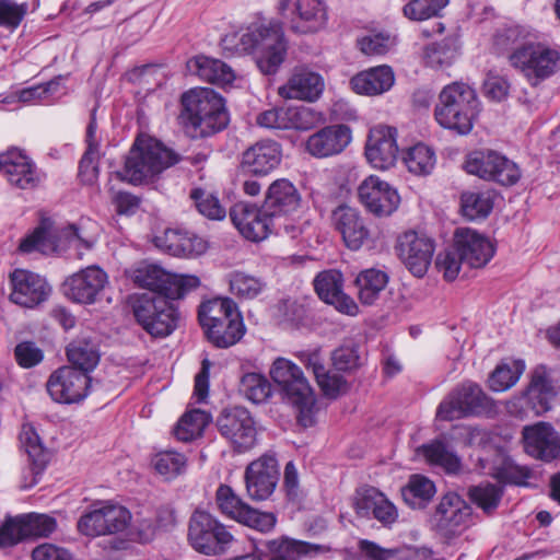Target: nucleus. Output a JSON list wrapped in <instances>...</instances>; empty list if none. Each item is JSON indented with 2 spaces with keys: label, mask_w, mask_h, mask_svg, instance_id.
Instances as JSON below:
<instances>
[{
  "label": "nucleus",
  "mask_w": 560,
  "mask_h": 560,
  "mask_svg": "<svg viewBox=\"0 0 560 560\" xmlns=\"http://www.w3.org/2000/svg\"><path fill=\"white\" fill-rule=\"evenodd\" d=\"M179 160V155L161 141L139 136L125 156L122 168L115 174L124 182L140 185L152 182Z\"/></svg>",
  "instance_id": "nucleus-1"
},
{
  "label": "nucleus",
  "mask_w": 560,
  "mask_h": 560,
  "mask_svg": "<svg viewBox=\"0 0 560 560\" xmlns=\"http://www.w3.org/2000/svg\"><path fill=\"white\" fill-rule=\"evenodd\" d=\"M179 119L194 137H208L229 124L223 97L208 88L191 89L182 96Z\"/></svg>",
  "instance_id": "nucleus-2"
},
{
  "label": "nucleus",
  "mask_w": 560,
  "mask_h": 560,
  "mask_svg": "<svg viewBox=\"0 0 560 560\" xmlns=\"http://www.w3.org/2000/svg\"><path fill=\"white\" fill-rule=\"evenodd\" d=\"M479 112L480 102L475 89L464 82H453L440 92L434 116L443 128L468 135Z\"/></svg>",
  "instance_id": "nucleus-3"
},
{
  "label": "nucleus",
  "mask_w": 560,
  "mask_h": 560,
  "mask_svg": "<svg viewBox=\"0 0 560 560\" xmlns=\"http://www.w3.org/2000/svg\"><path fill=\"white\" fill-rule=\"evenodd\" d=\"M97 225L90 219H80L77 223L63 228L58 235L57 242H52L44 228H37L25 236L19 246L22 253L34 250L47 254L54 252L61 254L73 247L78 252V258L82 257L81 249H91L97 241Z\"/></svg>",
  "instance_id": "nucleus-4"
},
{
  "label": "nucleus",
  "mask_w": 560,
  "mask_h": 560,
  "mask_svg": "<svg viewBox=\"0 0 560 560\" xmlns=\"http://www.w3.org/2000/svg\"><path fill=\"white\" fill-rule=\"evenodd\" d=\"M272 381L299 409V422L307 428L315 422V394L299 365L289 359L277 358L269 371Z\"/></svg>",
  "instance_id": "nucleus-5"
},
{
  "label": "nucleus",
  "mask_w": 560,
  "mask_h": 560,
  "mask_svg": "<svg viewBox=\"0 0 560 560\" xmlns=\"http://www.w3.org/2000/svg\"><path fill=\"white\" fill-rule=\"evenodd\" d=\"M156 292L136 294L132 312L137 323L152 337H166L177 327L178 313L172 301Z\"/></svg>",
  "instance_id": "nucleus-6"
},
{
  "label": "nucleus",
  "mask_w": 560,
  "mask_h": 560,
  "mask_svg": "<svg viewBox=\"0 0 560 560\" xmlns=\"http://www.w3.org/2000/svg\"><path fill=\"white\" fill-rule=\"evenodd\" d=\"M187 539L199 553L220 556L225 553L234 541V536L221 522L205 510H196L188 522Z\"/></svg>",
  "instance_id": "nucleus-7"
},
{
  "label": "nucleus",
  "mask_w": 560,
  "mask_h": 560,
  "mask_svg": "<svg viewBox=\"0 0 560 560\" xmlns=\"http://www.w3.org/2000/svg\"><path fill=\"white\" fill-rule=\"evenodd\" d=\"M495 413L493 400L472 382H465L445 397L436 410V418L452 421L468 416H491Z\"/></svg>",
  "instance_id": "nucleus-8"
},
{
  "label": "nucleus",
  "mask_w": 560,
  "mask_h": 560,
  "mask_svg": "<svg viewBox=\"0 0 560 560\" xmlns=\"http://www.w3.org/2000/svg\"><path fill=\"white\" fill-rule=\"evenodd\" d=\"M509 60L533 85L560 69L559 52L541 44H524L509 56Z\"/></svg>",
  "instance_id": "nucleus-9"
},
{
  "label": "nucleus",
  "mask_w": 560,
  "mask_h": 560,
  "mask_svg": "<svg viewBox=\"0 0 560 560\" xmlns=\"http://www.w3.org/2000/svg\"><path fill=\"white\" fill-rule=\"evenodd\" d=\"M132 515L121 504L112 501L94 504L93 508L81 515L78 521V530L89 537L115 535L128 529Z\"/></svg>",
  "instance_id": "nucleus-10"
},
{
  "label": "nucleus",
  "mask_w": 560,
  "mask_h": 560,
  "mask_svg": "<svg viewBox=\"0 0 560 560\" xmlns=\"http://www.w3.org/2000/svg\"><path fill=\"white\" fill-rule=\"evenodd\" d=\"M133 281L147 292H156L171 299H182L200 285V280L194 275L170 273L160 266L148 265L138 268Z\"/></svg>",
  "instance_id": "nucleus-11"
},
{
  "label": "nucleus",
  "mask_w": 560,
  "mask_h": 560,
  "mask_svg": "<svg viewBox=\"0 0 560 560\" xmlns=\"http://www.w3.org/2000/svg\"><path fill=\"white\" fill-rule=\"evenodd\" d=\"M468 174L485 180L494 182L501 186L515 185L522 176L518 165L495 151H475L464 164Z\"/></svg>",
  "instance_id": "nucleus-12"
},
{
  "label": "nucleus",
  "mask_w": 560,
  "mask_h": 560,
  "mask_svg": "<svg viewBox=\"0 0 560 560\" xmlns=\"http://www.w3.org/2000/svg\"><path fill=\"white\" fill-rule=\"evenodd\" d=\"M556 396L555 388L545 366H537L527 389L520 396L513 397L506 402V410L517 418H525L532 411L539 416L551 408V401Z\"/></svg>",
  "instance_id": "nucleus-13"
},
{
  "label": "nucleus",
  "mask_w": 560,
  "mask_h": 560,
  "mask_svg": "<svg viewBox=\"0 0 560 560\" xmlns=\"http://www.w3.org/2000/svg\"><path fill=\"white\" fill-rule=\"evenodd\" d=\"M254 56L264 74H273L284 61L287 40L280 22L256 23Z\"/></svg>",
  "instance_id": "nucleus-14"
},
{
  "label": "nucleus",
  "mask_w": 560,
  "mask_h": 560,
  "mask_svg": "<svg viewBox=\"0 0 560 560\" xmlns=\"http://www.w3.org/2000/svg\"><path fill=\"white\" fill-rule=\"evenodd\" d=\"M215 427L221 436L238 453L247 452L256 444L255 421L244 407L224 408L217 417Z\"/></svg>",
  "instance_id": "nucleus-15"
},
{
  "label": "nucleus",
  "mask_w": 560,
  "mask_h": 560,
  "mask_svg": "<svg viewBox=\"0 0 560 560\" xmlns=\"http://www.w3.org/2000/svg\"><path fill=\"white\" fill-rule=\"evenodd\" d=\"M471 513V508L462 497L448 492L442 497L431 516L432 528L442 537L452 539L470 525Z\"/></svg>",
  "instance_id": "nucleus-16"
},
{
  "label": "nucleus",
  "mask_w": 560,
  "mask_h": 560,
  "mask_svg": "<svg viewBox=\"0 0 560 560\" xmlns=\"http://www.w3.org/2000/svg\"><path fill=\"white\" fill-rule=\"evenodd\" d=\"M56 528L57 521L47 514L10 517L0 527V547L13 546L27 538L48 537Z\"/></svg>",
  "instance_id": "nucleus-17"
},
{
  "label": "nucleus",
  "mask_w": 560,
  "mask_h": 560,
  "mask_svg": "<svg viewBox=\"0 0 560 560\" xmlns=\"http://www.w3.org/2000/svg\"><path fill=\"white\" fill-rule=\"evenodd\" d=\"M107 284V273L98 266H89L69 276L61 284V291L72 302L93 304L102 298Z\"/></svg>",
  "instance_id": "nucleus-18"
},
{
  "label": "nucleus",
  "mask_w": 560,
  "mask_h": 560,
  "mask_svg": "<svg viewBox=\"0 0 560 560\" xmlns=\"http://www.w3.org/2000/svg\"><path fill=\"white\" fill-rule=\"evenodd\" d=\"M47 392L59 404H77L90 393L91 377L68 365L54 371L47 381Z\"/></svg>",
  "instance_id": "nucleus-19"
},
{
  "label": "nucleus",
  "mask_w": 560,
  "mask_h": 560,
  "mask_svg": "<svg viewBox=\"0 0 560 560\" xmlns=\"http://www.w3.org/2000/svg\"><path fill=\"white\" fill-rule=\"evenodd\" d=\"M280 477L276 455L271 452L262 454L248 464L244 480L247 495L254 501L267 500L278 485Z\"/></svg>",
  "instance_id": "nucleus-20"
},
{
  "label": "nucleus",
  "mask_w": 560,
  "mask_h": 560,
  "mask_svg": "<svg viewBox=\"0 0 560 560\" xmlns=\"http://www.w3.org/2000/svg\"><path fill=\"white\" fill-rule=\"evenodd\" d=\"M397 255L406 268L421 278L428 271L434 253V243L424 234L408 231L397 240Z\"/></svg>",
  "instance_id": "nucleus-21"
},
{
  "label": "nucleus",
  "mask_w": 560,
  "mask_h": 560,
  "mask_svg": "<svg viewBox=\"0 0 560 560\" xmlns=\"http://www.w3.org/2000/svg\"><path fill=\"white\" fill-rule=\"evenodd\" d=\"M230 217L240 233L249 241L259 242L272 234L273 215L264 205L238 202L230 210Z\"/></svg>",
  "instance_id": "nucleus-22"
},
{
  "label": "nucleus",
  "mask_w": 560,
  "mask_h": 560,
  "mask_svg": "<svg viewBox=\"0 0 560 560\" xmlns=\"http://www.w3.org/2000/svg\"><path fill=\"white\" fill-rule=\"evenodd\" d=\"M0 174L19 189H34L43 179L32 159L18 149L0 153Z\"/></svg>",
  "instance_id": "nucleus-23"
},
{
  "label": "nucleus",
  "mask_w": 560,
  "mask_h": 560,
  "mask_svg": "<svg viewBox=\"0 0 560 560\" xmlns=\"http://www.w3.org/2000/svg\"><path fill=\"white\" fill-rule=\"evenodd\" d=\"M358 195L366 210L376 217L390 215L400 202L397 190L375 175L360 184Z\"/></svg>",
  "instance_id": "nucleus-24"
},
{
  "label": "nucleus",
  "mask_w": 560,
  "mask_h": 560,
  "mask_svg": "<svg viewBox=\"0 0 560 560\" xmlns=\"http://www.w3.org/2000/svg\"><path fill=\"white\" fill-rule=\"evenodd\" d=\"M526 454L544 463L560 462V433L549 423L538 422L523 429Z\"/></svg>",
  "instance_id": "nucleus-25"
},
{
  "label": "nucleus",
  "mask_w": 560,
  "mask_h": 560,
  "mask_svg": "<svg viewBox=\"0 0 560 560\" xmlns=\"http://www.w3.org/2000/svg\"><path fill=\"white\" fill-rule=\"evenodd\" d=\"M453 243L464 264L470 268L485 267L495 253L494 244L487 236L469 228L457 229Z\"/></svg>",
  "instance_id": "nucleus-26"
},
{
  "label": "nucleus",
  "mask_w": 560,
  "mask_h": 560,
  "mask_svg": "<svg viewBox=\"0 0 560 560\" xmlns=\"http://www.w3.org/2000/svg\"><path fill=\"white\" fill-rule=\"evenodd\" d=\"M12 292L10 300L24 307H35L45 302L50 293L51 287L42 276L24 270L16 269L10 276Z\"/></svg>",
  "instance_id": "nucleus-27"
},
{
  "label": "nucleus",
  "mask_w": 560,
  "mask_h": 560,
  "mask_svg": "<svg viewBox=\"0 0 560 560\" xmlns=\"http://www.w3.org/2000/svg\"><path fill=\"white\" fill-rule=\"evenodd\" d=\"M397 130L389 126L373 127L365 144L368 161L375 168L388 170L395 165L398 156Z\"/></svg>",
  "instance_id": "nucleus-28"
},
{
  "label": "nucleus",
  "mask_w": 560,
  "mask_h": 560,
  "mask_svg": "<svg viewBox=\"0 0 560 560\" xmlns=\"http://www.w3.org/2000/svg\"><path fill=\"white\" fill-rule=\"evenodd\" d=\"M351 140L352 131L349 126L330 125L312 133L305 142V150L314 158H329L341 153Z\"/></svg>",
  "instance_id": "nucleus-29"
},
{
  "label": "nucleus",
  "mask_w": 560,
  "mask_h": 560,
  "mask_svg": "<svg viewBox=\"0 0 560 560\" xmlns=\"http://www.w3.org/2000/svg\"><path fill=\"white\" fill-rule=\"evenodd\" d=\"M328 7L325 0H296L290 11L289 27L296 34H313L327 25Z\"/></svg>",
  "instance_id": "nucleus-30"
},
{
  "label": "nucleus",
  "mask_w": 560,
  "mask_h": 560,
  "mask_svg": "<svg viewBox=\"0 0 560 560\" xmlns=\"http://www.w3.org/2000/svg\"><path fill=\"white\" fill-rule=\"evenodd\" d=\"M282 159L280 143L275 140H260L247 148L242 154V168L256 176H266L276 170Z\"/></svg>",
  "instance_id": "nucleus-31"
},
{
  "label": "nucleus",
  "mask_w": 560,
  "mask_h": 560,
  "mask_svg": "<svg viewBox=\"0 0 560 560\" xmlns=\"http://www.w3.org/2000/svg\"><path fill=\"white\" fill-rule=\"evenodd\" d=\"M325 88L324 78L308 68H295L285 84L279 86L278 94L285 100L315 102Z\"/></svg>",
  "instance_id": "nucleus-32"
},
{
  "label": "nucleus",
  "mask_w": 560,
  "mask_h": 560,
  "mask_svg": "<svg viewBox=\"0 0 560 560\" xmlns=\"http://www.w3.org/2000/svg\"><path fill=\"white\" fill-rule=\"evenodd\" d=\"M331 223L351 250L360 249L369 238V230L360 211L355 208L347 205L338 206L331 212Z\"/></svg>",
  "instance_id": "nucleus-33"
},
{
  "label": "nucleus",
  "mask_w": 560,
  "mask_h": 560,
  "mask_svg": "<svg viewBox=\"0 0 560 560\" xmlns=\"http://www.w3.org/2000/svg\"><path fill=\"white\" fill-rule=\"evenodd\" d=\"M314 288L327 304H331L340 313L354 316L359 307L354 300L342 290V275L337 270H327L318 273L314 280Z\"/></svg>",
  "instance_id": "nucleus-34"
},
{
  "label": "nucleus",
  "mask_w": 560,
  "mask_h": 560,
  "mask_svg": "<svg viewBox=\"0 0 560 560\" xmlns=\"http://www.w3.org/2000/svg\"><path fill=\"white\" fill-rule=\"evenodd\" d=\"M355 512L362 517L373 516L385 526L395 523L398 517L395 505L374 487L358 491Z\"/></svg>",
  "instance_id": "nucleus-35"
},
{
  "label": "nucleus",
  "mask_w": 560,
  "mask_h": 560,
  "mask_svg": "<svg viewBox=\"0 0 560 560\" xmlns=\"http://www.w3.org/2000/svg\"><path fill=\"white\" fill-rule=\"evenodd\" d=\"M158 247L177 257L201 255L207 249V243L201 237L178 229H167L162 236L155 237Z\"/></svg>",
  "instance_id": "nucleus-36"
},
{
  "label": "nucleus",
  "mask_w": 560,
  "mask_h": 560,
  "mask_svg": "<svg viewBox=\"0 0 560 560\" xmlns=\"http://www.w3.org/2000/svg\"><path fill=\"white\" fill-rule=\"evenodd\" d=\"M264 205L273 217L293 214L301 206V195L290 180L280 178L270 184Z\"/></svg>",
  "instance_id": "nucleus-37"
},
{
  "label": "nucleus",
  "mask_w": 560,
  "mask_h": 560,
  "mask_svg": "<svg viewBox=\"0 0 560 560\" xmlns=\"http://www.w3.org/2000/svg\"><path fill=\"white\" fill-rule=\"evenodd\" d=\"M267 548L272 553L270 560H303L329 550V548L324 545L288 537L267 541Z\"/></svg>",
  "instance_id": "nucleus-38"
},
{
  "label": "nucleus",
  "mask_w": 560,
  "mask_h": 560,
  "mask_svg": "<svg viewBox=\"0 0 560 560\" xmlns=\"http://www.w3.org/2000/svg\"><path fill=\"white\" fill-rule=\"evenodd\" d=\"M189 71L198 75L201 80L228 86L235 80V72L225 62L207 56H197L187 62Z\"/></svg>",
  "instance_id": "nucleus-39"
},
{
  "label": "nucleus",
  "mask_w": 560,
  "mask_h": 560,
  "mask_svg": "<svg viewBox=\"0 0 560 560\" xmlns=\"http://www.w3.org/2000/svg\"><path fill=\"white\" fill-rule=\"evenodd\" d=\"M395 82V75L390 67L378 66L362 71L351 81L352 90L358 94L378 95L388 91Z\"/></svg>",
  "instance_id": "nucleus-40"
},
{
  "label": "nucleus",
  "mask_w": 560,
  "mask_h": 560,
  "mask_svg": "<svg viewBox=\"0 0 560 560\" xmlns=\"http://www.w3.org/2000/svg\"><path fill=\"white\" fill-rule=\"evenodd\" d=\"M208 340L218 348H229L235 345L244 335V324L241 314L228 317L205 328Z\"/></svg>",
  "instance_id": "nucleus-41"
},
{
  "label": "nucleus",
  "mask_w": 560,
  "mask_h": 560,
  "mask_svg": "<svg viewBox=\"0 0 560 560\" xmlns=\"http://www.w3.org/2000/svg\"><path fill=\"white\" fill-rule=\"evenodd\" d=\"M388 283V276L378 269L361 271L354 281L358 299L364 305L374 304Z\"/></svg>",
  "instance_id": "nucleus-42"
},
{
  "label": "nucleus",
  "mask_w": 560,
  "mask_h": 560,
  "mask_svg": "<svg viewBox=\"0 0 560 560\" xmlns=\"http://www.w3.org/2000/svg\"><path fill=\"white\" fill-rule=\"evenodd\" d=\"M494 205L492 190H467L460 195V210L469 220L487 218Z\"/></svg>",
  "instance_id": "nucleus-43"
},
{
  "label": "nucleus",
  "mask_w": 560,
  "mask_h": 560,
  "mask_svg": "<svg viewBox=\"0 0 560 560\" xmlns=\"http://www.w3.org/2000/svg\"><path fill=\"white\" fill-rule=\"evenodd\" d=\"M20 443L28 456L32 470L35 475L40 474L49 462V453L44 447L39 435L30 424H24L20 432Z\"/></svg>",
  "instance_id": "nucleus-44"
},
{
  "label": "nucleus",
  "mask_w": 560,
  "mask_h": 560,
  "mask_svg": "<svg viewBox=\"0 0 560 560\" xmlns=\"http://www.w3.org/2000/svg\"><path fill=\"white\" fill-rule=\"evenodd\" d=\"M240 314L235 302L230 298H215L202 303L199 307L198 317L202 328L220 320H225L230 316L237 317Z\"/></svg>",
  "instance_id": "nucleus-45"
},
{
  "label": "nucleus",
  "mask_w": 560,
  "mask_h": 560,
  "mask_svg": "<svg viewBox=\"0 0 560 560\" xmlns=\"http://www.w3.org/2000/svg\"><path fill=\"white\" fill-rule=\"evenodd\" d=\"M67 357L72 364L71 368L85 372L88 375L93 371L100 361V353L96 346L88 340L72 341L67 348Z\"/></svg>",
  "instance_id": "nucleus-46"
},
{
  "label": "nucleus",
  "mask_w": 560,
  "mask_h": 560,
  "mask_svg": "<svg viewBox=\"0 0 560 560\" xmlns=\"http://www.w3.org/2000/svg\"><path fill=\"white\" fill-rule=\"evenodd\" d=\"M210 420L211 417L208 412L200 409H194L186 412L179 419L177 425L174 429V434L179 441H192L202 435Z\"/></svg>",
  "instance_id": "nucleus-47"
},
{
  "label": "nucleus",
  "mask_w": 560,
  "mask_h": 560,
  "mask_svg": "<svg viewBox=\"0 0 560 560\" xmlns=\"http://www.w3.org/2000/svg\"><path fill=\"white\" fill-rule=\"evenodd\" d=\"M435 486L427 477L413 475L402 489L405 502L412 509L423 508L434 495Z\"/></svg>",
  "instance_id": "nucleus-48"
},
{
  "label": "nucleus",
  "mask_w": 560,
  "mask_h": 560,
  "mask_svg": "<svg viewBox=\"0 0 560 560\" xmlns=\"http://www.w3.org/2000/svg\"><path fill=\"white\" fill-rule=\"evenodd\" d=\"M404 163L408 171L415 175H429L436 163L435 152L432 148L418 143L407 150L404 155Z\"/></svg>",
  "instance_id": "nucleus-49"
},
{
  "label": "nucleus",
  "mask_w": 560,
  "mask_h": 560,
  "mask_svg": "<svg viewBox=\"0 0 560 560\" xmlns=\"http://www.w3.org/2000/svg\"><path fill=\"white\" fill-rule=\"evenodd\" d=\"M256 23L231 31L221 39L224 51L231 55L253 54L255 48Z\"/></svg>",
  "instance_id": "nucleus-50"
},
{
  "label": "nucleus",
  "mask_w": 560,
  "mask_h": 560,
  "mask_svg": "<svg viewBox=\"0 0 560 560\" xmlns=\"http://www.w3.org/2000/svg\"><path fill=\"white\" fill-rule=\"evenodd\" d=\"M457 57V49L454 40L443 39L432 43L424 48L423 60L425 65L433 69H444L450 67Z\"/></svg>",
  "instance_id": "nucleus-51"
},
{
  "label": "nucleus",
  "mask_w": 560,
  "mask_h": 560,
  "mask_svg": "<svg viewBox=\"0 0 560 560\" xmlns=\"http://www.w3.org/2000/svg\"><path fill=\"white\" fill-rule=\"evenodd\" d=\"M152 465L159 475L172 480L186 471L187 458L175 451H163L154 455Z\"/></svg>",
  "instance_id": "nucleus-52"
},
{
  "label": "nucleus",
  "mask_w": 560,
  "mask_h": 560,
  "mask_svg": "<svg viewBox=\"0 0 560 560\" xmlns=\"http://www.w3.org/2000/svg\"><path fill=\"white\" fill-rule=\"evenodd\" d=\"M525 370L523 361L501 363L489 376V387L493 392H505L514 386Z\"/></svg>",
  "instance_id": "nucleus-53"
},
{
  "label": "nucleus",
  "mask_w": 560,
  "mask_h": 560,
  "mask_svg": "<svg viewBox=\"0 0 560 560\" xmlns=\"http://www.w3.org/2000/svg\"><path fill=\"white\" fill-rule=\"evenodd\" d=\"M418 453L423 455L425 459L436 466L443 467L447 472H456L459 469V458L441 441H434L430 444L422 445L418 448Z\"/></svg>",
  "instance_id": "nucleus-54"
},
{
  "label": "nucleus",
  "mask_w": 560,
  "mask_h": 560,
  "mask_svg": "<svg viewBox=\"0 0 560 560\" xmlns=\"http://www.w3.org/2000/svg\"><path fill=\"white\" fill-rule=\"evenodd\" d=\"M240 392L252 402L261 404L271 395V384L259 373H246L240 382Z\"/></svg>",
  "instance_id": "nucleus-55"
},
{
  "label": "nucleus",
  "mask_w": 560,
  "mask_h": 560,
  "mask_svg": "<svg viewBox=\"0 0 560 560\" xmlns=\"http://www.w3.org/2000/svg\"><path fill=\"white\" fill-rule=\"evenodd\" d=\"M189 197L198 212L203 217L210 220H223L225 218V208L212 192L203 188L196 187L190 190Z\"/></svg>",
  "instance_id": "nucleus-56"
},
{
  "label": "nucleus",
  "mask_w": 560,
  "mask_h": 560,
  "mask_svg": "<svg viewBox=\"0 0 560 560\" xmlns=\"http://www.w3.org/2000/svg\"><path fill=\"white\" fill-rule=\"evenodd\" d=\"M265 288L266 282L258 277L242 271H234L230 275V290L240 299H255Z\"/></svg>",
  "instance_id": "nucleus-57"
},
{
  "label": "nucleus",
  "mask_w": 560,
  "mask_h": 560,
  "mask_svg": "<svg viewBox=\"0 0 560 560\" xmlns=\"http://www.w3.org/2000/svg\"><path fill=\"white\" fill-rule=\"evenodd\" d=\"M502 495L503 487L490 482L480 483L469 489L471 501L488 514L498 508Z\"/></svg>",
  "instance_id": "nucleus-58"
},
{
  "label": "nucleus",
  "mask_w": 560,
  "mask_h": 560,
  "mask_svg": "<svg viewBox=\"0 0 560 560\" xmlns=\"http://www.w3.org/2000/svg\"><path fill=\"white\" fill-rule=\"evenodd\" d=\"M217 504L222 514L238 522L243 512L248 508L235 491L228 485H220L215 492Z\"/></svg>",
  "instance_id": "nucleus-59"
},
{
  "label": "nucleus",
  "mask_w": 560,
  "mask_h": 560,
  "mask_svg": "<svg viewBox=\"0 0 560 560\" xmlns=\"http://www.w3.org/2000/svg\"><path fill=\"white\" fill-rule=\"evenodd\" d=\"M448 3V0H411L402 11L409 20L422 21L435 16Z\"/></svg>",
  "instance_id": "nucleus-60"
},
{
  "label": "nucleus",
  "mask_w": 560,
  "mask_h": 560,
  "mask_svg": "<svg viewBox=\"0 0 560 560\" xmlns=\"http://www.w3.org/2000/svg\"><path fill=\"white\" fill-rule=\"evenodd\" d=\"M332 363L339 371H352L362 364L359 347L353 343H345L332 352Z\"/></svg>",
  "instance_id": "nucleus-61"
},
{
  "label": "nucleus",
  "mask_w": 560,
  "mask_h": 560,
  "mask_svg": "<svg viewBox=\"0 0 560 560\" xmlns=\"http://www.w3.org/2000/svg\"><path fill=\"white\" fill-rule=\"evenodd\" d=\"M238 523L261 533H269L275 528L277 517L271 512H260L248 505L240 517Z\"/></svg>",
  "instance_id": "nucleus-62"
},
{
  "label": "nucleus",
  "mask_w": 560,
  "mask_h": 560,
  "mask_svg": "<svg viewBox=\"0 0 560 560\" xmlns=\"http://www.w3.org/2000/svg\"><path fill=\"white\" fill-rule=\"evenodd\" d=\"M100 148L86 147V150L79 163V177L82 183L92 185L97 179L100 173Z\"/></svg>",
  "instance_id": "nucleus-63"
},
{
  "label": "nucleus",
  "mask_w": 560,
  "mask_h": 560,
  "mask_svg": "<svg viewBox=\"0 0 560 560\" xmlns=\"http://www.w3.org/2000/svg\"><path fill=\"white\" fill-rule=\"evenodd\" d=\"M360 549L366 556L374 560H411L412 551L410 549L388 550L383 549L369 540L360 541Z\"/></svg>",
  "instance_id": "nucleus-64"
}]
</instances>
